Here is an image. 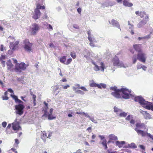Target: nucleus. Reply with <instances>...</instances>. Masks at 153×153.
<instances>
[{
    "label": "nucleus",
    "instance_id": "1",
    "mask_svg": "<svg viewBox=\"0 0 153 153\" xmlns=\"http://www.w3.org/2000/svg\"><path fill=\"white\" fill-rule=\"evenodd\" d=\"M134 101L138 102L143 107L147 109H151L153 111V103L146 101L141 97L137 96L134 97Z\"/></svg>",
    "mask_w": 153,
    "mask_h": 153
},
{
    "label": "nucleus",
    "instance_id": "2",
    "mask_svg": "<svg viewBox=\"0 0 153 153\" xmlns=\"http://www.w3.org/2000/svg\"><path fill=\"white\" fill-rule=\"evenodd\" d=\"M28 66L24 62H21L19 64H16L15 66L14 70L16 72H21L22 71H24L26 69V67Z\"/></svg>",
    "mask_w": 153,
    "mask_h": 153
},
{
    "label": "nucleus",
    "instance_id": "3",
    "mask_svg": "<svg viewBox=\"0 0 153 153\" xmlns=\"http://www.w3.org/2000/svg\"><path fill=\"white\" fill-rule=\"evenodd\" d=\"M110 89L114 91L111 94L112 96L117 98H121V95L120 94V93L121 92V89H118L117 87L114 86L110 87Z\"/></svg>",
    "mask_w": 153,
    "mask_h": 153
},
{
    "label": "nucleus",
    "instance_id": "4",
    "mask_svg": "<svg viewBox=\"0 0 153 153\" xmlns=\"http://www.w3.org/2000/svg\"><path fill=\"white\" fill-rule=\"evenodd\" d=\"M24 45V48L25 50L27 52L32 51L33 43H30L28 39H25L23 41Z\"/></svg>",
    "mask_w": 153,
    "mask_h": 153
},
{
    "label": "nucleus",
    "instance_id": "5",
    "mask_svg": "<svg viewBox=\"0 0 153 153\" xmlns=\"http://www.w3.org/2000/svg\"><path fill=\"white\" fill-rule=\"evenodd\" d=\"M121 92L122 93V97L125 99H128L130 96L131 95L130 93L131 90H128L126 88H121Z\"/></svg>",
    "mask_w": 153,
    "mask_h": 153
},
{
    "label": "nucleus",
    "instance_id": "6",
    "mask_svg": "<svg viewBox=\"0 0 153 153\" xmlns=\"http://www.w3.org/2000/svg\"><path fill=\"white\" fill-rule=\"evenodd\" d=\"M112 61L114 66H118L121 67H124V64L123 62H120L119 58L116 56H115L113 58Z\"/></svg>",
    "mask_w": 153,
    "mask_h": 153
},
{
    "label": "nucleus",
    "instance_id": "7",
    "mask_svg": "<svg viewBox=\"0 0 153 153\" xmlns=\"http://www.w3.org/2000/svg\"><path fill=\"white\" fill-rule=\"evenodd\" d=\"M15 109L16 111V113L21 115L23 114L24 111L23 109L25 108V106L22 104H19L15 106Z\"/></svg>",
    "mask_w": 153,
    "mask_h": 153
},
{
    "label": "nucleus",
    "instance_id": "8",
    "mask_svg": "<svg viewBox=\"0 0 153 153\" xmlns=\"http://www.w3.org/2000/svg\"><path fill=\"white\" fill-rule=\"evenodd\" d=\"M137 59L140 62L145 63L146 60V54L143 51L138 53L137 54Z\"/></svg>",
    "mask_w": 153,
    "mask_h": 153
},
{
    "label": "nucleus",
    "instance_id": "9",
    "mask_svg": "<svg viewBox=\"0 0 153 153\" xmlns=\"http://www.w3.org/2000/svg\"><path fill=\"white\" fill-rule=\"evenodd\" d=\"M30 29L31 30V35H35L39 29V27L38 25L36 23H34L32 25Z\"/></svg>",
    "mask_w": 153,
    "mask_h": 153
},
{
    "label": "nucleus",
    "instance_id": "10",
    "mask_svg": "<svg viewBox=\"0 0 153 153\" xmlns=\"http://www.w3.org/2000/svg\"><path fill=\"white\" fill-rule=\"evenodd\" d=\"M135 14L136 15H139L141 18L144 19H149L148 15L144 11L140 12L139 11H137L135 12Z\"/></svg>",
    "mask_w": 153,
    "mask_h": 153
},
{
    "label": "nucleus",
    "instance_id": "11",
    "mask_svg": "<svg viewBox=\"0 0 153 153\" xmlns=\"http://www.w3.org/2000/svg\"><path fill=\"white\" fill-rule=\"evenodd\" d=\"M19 43V41H17L14 43L12 42H10L9 47L12 50H15L17 48V46Z\"/></svg>",
    "mask_w": 153,
    "mask_h": 153
},
{
    "label": "nucleus",
    "instance_id": "12",
    "mask_svg": "<svg viewBox=\"0 0 153 153\" xmlns=\"http://www.w3.org/2000/svg\"><path fill=\"white\" fill-rule=\"evenodd\" d=\"M44 116L45 117H48V119L49 120H52L56 118V117L53 116L52 115V114H49V113L47 112L46 110H45L44 113L42 116V117Z\"/></svg>",
    "mask_w": 153,
    "mask_h": 153
},
{
    "label": "nucleus",
    "instance_id": "13",
    "mask_svg": "<svg viewBox=\"0 0 153 153\" xmlns=\"http://www.w3.org/2000/svg\"><path fill=\"white\" fill-rule=\"evenodd\" d=\"M12 128L14 131L21 130L22 128L19 126V124L17 122H15L13 123L12 124Z\"/></svg>",
    "mask_w": 153,
    "mask_h": 153
},
{
    "label": "nucleus",
    "instance_id": "14",
    "mask_svg": "<svg viewBox=\"0 0 153 153\" xmlns=\"http://www.w3.org/2000/svg\"><path fill=\"white\" fill-rule=\"evenodd\" d=\"M76 114H80L84 115L86 117L89 118L90 120L94 122L95 123H96L97 122H96V120H94V118L93 117H91L87 113H85L84 112H76Z\"/></svg>",
    "mask_w": 153,
    "mask_h": 153
},
{
    "label": "nucleus",
    "instance_id": "15",
    "mask_svg": "<svg viewBox=\"0 0 153 153\" xmlns=\"http://www.w3.org/2000/svg\"><path fill=\"white\" fill-rule=\"evenodd\" d=\"M133 47L134 50L138 53L142 51L141 44H135L133 45Z\"/></svg>",
    "mask_w": 153,
    "mask_h": 153
},
{
    "label": "nucleus",
    "instance_id": "16",
    "mask_svg": "<svg viewBox=\"0 0 153 153\" xmlns=\"http://www.w3.org/2000/svg\"><path fill=\"white\" fill-rule=\"evenodd\" d=\"M34 13L32 17L35 19H38L40 16L41 13L40 10H34Z\"/></svg>",
    "mask_w": 153,
    "mask_h": 153
},
{
    "label": "nucleus",
    "instance_id": "17",
    "mask_svg": "<svg viewBox=\"0 0 153 153\" xmlns=\"http://www.w3.org/2000/svg\"><path fill=\"white\" fill-rule=\"evenodd\" d=\"M135 126L136 128L138 129H146L145 125L144 123H142L141 122L137 123L136 124Z\"/></svg>",
    "mask_w": 153,
    "mask_h": 153
},
{
    "label": "nucleus",
    "instance_id": "18",
    "mask_svg": "<svg viewBox=\"0 0 153 153\" xmlns=\"http://www.w3.org/2000/svg\"><path fill=\"white\" fill-rule=\"evenodd\" d=\"M88 39L90 42L89 45L90 46L93 48L95 47L96 46L94 44L97 43V41L95 39L93 38H91L89 37Z\"/></svg>",
    "mask_w": 153,
    "mask_h": 153
},
{
    "label": "nucleus",
    "instance_id": "19",
    "mask_svg": "<svg viewBox=\"0 0 153 153\" xmlns=\"http://www.w3.org/2000/svg\"><path fill=\"white\" fill-rule=\"evenodd\" d=\"M50 136L49 134L47 136V133L45 131H42L41 135V138L45 141L46 140L45 139L47 137L50 138L49 137Z\"/></svg>",
    "mask_w": 153,
    "mask_h": 153
},
{
    "label": "nucleus",
    "instance_id": "20",
    "mask_svg": "<svg viewBox=\"0 0 153 153\" xmlns=\"http://www.w3.org/2000/svg\"><path fill=\"white\" fill-rule=\"evenodd\" d=\"M130 0H123V4L126 7H131L133 6V4L129 2Z\"/></svg>",
    "mask_w": 153,
    "mask_h": 153
},
{
    "label": "nucleus",
    "instance_id": "21",
    "mask_svg": "<svg viewBox=\"0 0 153 153\" xmlns=\"http://www.w3.org/2000/svg\"><path fill=\"white\" fill-rule=\"evenodd\" d=\"M134 130L136 131L138 134L141 135L142 137H144L146 135V133L143 131L137 129V128H135Z\"/></svg>",
    "mask_w": 153,
    "mask_h": 153
},
{
    "label": "nucleus",
    "instance_id": "22",
    "mask_svg": "<svg viewBox=\"0 0 153 153\" xmlns=\"http://www.w3.org/2000/svg\"><path fill=\"white\" fill-rule=\"evenodd\" d=\"M115 144L117 146L120 148L122 147L125 144V142L124 141H117L115 142Z\"/></svg>",
    "mask_w": 153,
    "mask_h": 153
},
{
    "label": "nucleus",
    "instance_id": "23",
    "mask_svg": "<svg viewBox=\"0 0 153 153\" xmlns=\"http://www.w3.org/2000/svg\"><path fill=\"white\" fill-rule=\"evenodd\" d=\"M82 54L84 57L87 58L90 55V52L86 49L84 50Z\"/></svg>",
    "mask_w": 153,
    "mask_h": 153
},
{
    "label": "nucleus",
    "instance_id": "24",
    "mask_svg": "<svg viewBox=\"0 0 153 153\" xmlns=\"http://www.w3.org/2000/svg\"><path fill=\"white\" fill-rule=\"evenodd\" d=\"M141 113L144 115V118L146 119H149L150 118V114L147 111H142Z\"/></svg>",
    "mask_w": 153,
    "mask_h": 153
},
{
    "label": "nucleus",
    "instance_id": "25",
    "mask_svg": "<svg viewBox=\"0 0 153 153\" xmlns=\"http://www.w3.org/2000/svg\"><path fill=\"white\" fill-rule=\"evenodd\" d=\"M137 69L138 70L142 68L144 71H146L147 68V67L146 66L143 65L140 63H138L137 64Z\"/></svg>",
    "mask_w": 153,
    "mask_h": 153
},
{
    "label": "nucleus",
    "instance_id": "26",
    "mask_svg": "<svg viewBox=\"0 0 153 153\" xmlns=\"http://www.w3.org/2000/svg\"><path fill=\"white\" fill-rule=\"evenodd\" d=\"M111 23L112 25L115 27H119L120 26L119 22L114 19H113L111 21Z\"/></svg>",
    "mask_w": 153,
    "mask_h": 153
},
{
    "label": "nucleus",
    "instance_id": "27",
    "mask_svg": "<svg viewBox=\"0 0 153 153\" xmlns=\"http://www.w3.org/2000/svg\"><path fill=\"white\" fill-rule=\"evenodd\" d=\"M36 7L35 9V10H39L42 9H44L45 8V7L44 6H41L39 4H36Z\"/></svg>",
    "mask_w": 153,
    "mask_h": 153
},
{
    "label": "nucleus",
    "instance_id": "28",
    "mask_svg": "<svg viewBox=\"0 0 153 153\" xmlns=\"http://www.w3.org/2000/svg\"><path fill=\"white\" fill-rule=\"evenodd\" d=\"M108 137L110 140H117L118 139L117 137L114 134H110Z\"/></svg>",
    "mask_w": 153,
    "mask_h": 153
},
{
    "label": "nucleus",
    "instance_id": "29",
    "mask_svg": "<svg viewBox=\"0 0 153 153\" xmlns=\"http://www.w3.org/2000/svg\"><path fill=\"white\" fill-rule=\"evenodd\" d=\"M66 56H63L59 59V61L61 63L65 65L66 61Z\"/></svg>",
    "mask_w": 153,
    "mask_h": 153
},
{
    "label": "nucleus",
    "instance_id": "30",
    "mask_svg": "<svg viewBox=\"0 0 153 153\" xmlns=\"http://www.w3.org/2000/svg\"><path fill=\"white\" fill-rule=\"evenodd\" d=\"M103 145V147H104L105 149H107L108 147L107 145V142L106 140L105 139H104L101 143Z\"/></svg>",
    "mask_w": 153,
    "mask_h": 153
},
{
    "label": "nucleus",
    "instance_id": "31",
    "mask_svg": "<svg viewBox=\"0 0 153 153\" xmlns=\"http://www.w3.org/2000/svg\"><path fill=\"white\" fill-rule=\"evenodd\" d=\"M97 84L95 83L94 81L92 80L90 81V82L89 84V86L91 87H97L98 86Z\"/></svg>",
    "mask_w": 153,
    "mask_h": 153
},
{
    "label": "nucleus",
    "instance_id": "32",
    "mask_svg": "<svg viewBox=\"0 0 153 153\" xmlns=\"http://www.w3.org/2000/svg\"><path fill=\"white\" fill-rule=\"evenodd\" d=\"M7 66L9 67L8 69H9L13 67V66L10 61H8L7 62Z\"/></svg>",
    "mask_w": 153,
    "mask_h": 153
},
{
    "label": "nucleus",
    "instance_id": "33",
    "mask_svg": "<svg viewBox=\"0 0 153 153\" xmlns=\"http://www.w3.org/2000/svg\"><path fill=\"white\" fill-rule=\"evenodd\" d=\"M106 87V85L104 84L100 83V84H98L97 87L99 88H105Z\"/></svg>",
    "mask_w": 153,
    "mask_h": 153
},
{
    "label": "nucleus",
    "instance_id": "34",
    "mask_svg": "<svg viewBox=\"0 0 153 153\" xmlns=\"http://www.w3.org/2000/svg\"><path fill=\"white\" fill-rule=\"evenodd\" d=\"M146 23V22L144 20H142L138 24V27H141L142 26L145 25Z\"/></svg>",
    "mask_w": 153,
    "mask_h": 153
},
{
    "label": "nucleus",
    "instance_id": "35",
    "mask_svg": "<svg viewBox=\"0 0 153 153\" xmlns=\"http://www.w3.org/2000/svg\"><path fill=\"white\" fill-rule=\"evenodd\" d=\"M70 55L73 59H75L76 56V53L74 51L71 52Z\"/></svg>",
    "mask_w": 153,
    "mask_h": 153
},
{
    "label": "nucleus",
    "instance_id": "36",
    "mask_svg": "<svg viewBox=\"0 0 153 153\" xmlns=\"http://www.w3.org/2000/svg\"><path fill=\"white\" fill-rule=\"evenodd\" d=\"M93 64L95 65V67L94 68V69L95 71H98L100 70L99 67L94 62Z\"/></svg>",
    "mask_w": 153,
    "mask_h": 153
},
{
    "label": "nucleus",
    "instance_id": "37",
    "mask_svg": "<svg viewBox=\"0 0 153 153\" xmlns=\"http://www.w3.org/2000/svg\"><path fill=\"white\" fill-rule=\"evenodd\" d=\"M19 143V141L18 139H15V144H14V146L16 148H18V144Z\"/></svg>",
    "mask_w": 153,
    "mask_h": 153
},
{
    "label": "nucleus",
    "instance_id": "38",
    "mask_svg": "<svg viewBox=\"0 0 153 153\" xmlns=\"http://www.w3.org/2000/svg\"><path fill=\"white\" fill-rule=\"evenodd\" d=\"M137 59V57L135 55H134L132 57V60L133 61V63L134 64L136 62Z\"/></svg>",
    "mask_w": 153,
    "mask_h": 153
},
{
    "label": "nucleus",
    "instance_id": "39",
    "mask_svg": "<svg viewBox=\"0 0 153 153\" xmlns=\"http://www.w3.org/2000/svg\"><path fill=\"white\" fill-rule=\"evenodd\" d=\"M100 65H101V66H100L101 70L102 71H104V69L105 68V65H104L103 63L102 62H101Z\"/></svg>",
    "mask_w": 153,
    "mask_h": 153
},
{
    "label": "nucleus",
    "instance_id": "40",
    "mask_svg": "<svg viewBox=\"0 0 153 153\" xmlns=\"http://www.w3.org/2000/svg\"><path fill=\"white\" fill-rule=\"evenodd\" d=\"M72 61V59L71 58H69L67 60V61L65 63V65H68L71 63Z\"/></svg>",
    "mask_w": 153,
    "mask_h": 153
},
{
    "label": "nucleus",
    "instance_id": "41",
    "mask_svg": "<svg viewBox=\"0 0 153 153\" xmlns=\"http://www.w3.org/2000/svg\"><path fill=\"white\" fill-rule=\"evenodd\" d=\"M129 29L131 30V33L132 35L134 34V33L133 30V26L131 25V26L129 27Z\"/></svg>",
    "mask_w": 153,
    "mask_h": 153
},
{
    "label": "nucleus",
    "instance_id": "42",
    "mask_svg": "<svg viewBox=\"0 0 153 153\" xmlns=\"http://www.w3.org/2000/svg\"><path fill=\"white\" fill-rule=\"evenodd\" d=\"M129 146L130 148H135L137 147L136 145L134 143H131L130 145H129Z\"/></svg>",
    "mask_w": 153,
    "mask_h": 153
},
{
    "label": "nucleus",
    "instance_id": "43",
    "mask_svg": "<svg viewBox=\"0 0 153 153\" xmlns=\"http://www.w3.org/2000/svg\"><path fill=\"white\" fill-rule=\"evenodd\" d=\"M91 30H89L88 31V38L90 37L91 38H92V36H91Z\"/></svg>",
    "mask_w": 153,
    "mask_h": 153
},
{
    "label": "nucleus",
    "instance_id": "44",
    "mask_svg": "<svg viewBox=\"0 0 153 153\" xmlns=\"http://www.w3.org/2000/svg\"><path fill=\"white\" fill-rule=\"evenodd\" d=\"M16 101L17 99V97L15 95H13L12 94L10 95Z\"/></svg>",
    "mask_w": 153,
    "mask_h": 153
},
{
    "label": "nucleus",
    "instance_id": "45",
    "mask_svg": "<svg viewBox=\"0 0 153 153\" xmlns=\"http://www.w3.org/2000/svg\"><path fill=\"white\" fill-rule=\"evenodd\" d=\"M127 114L124 112L121 113L120 114V117H125L127 116Z\"/></svg>",
    "mask_w": 153,
    "mask_h": 153
},
{
    "label": "nucleus",
    "instance_id": "46",
    "mask_svg": "<svg viewBox=\"0 0 153 153\" xmlns=\"http://www.w3.org/2000/svg\"><path fill=\"white\" fill-rule=\"evenodd\" d=\"M76 92L78 94H84V92H83L82 91L80 90H78L76 91Z\"/></svg>",
    "mask_w": 153,
    "mask_h": 153
},
{
    "label": "nucleus",
    "instance_id": "47",
    "mask_svg": "<svg viewBox=\"0 0 153 153\" xmlns=\"http://www.w3.org/2000/svg\"><path fill=\"white\" fill-rule=\"evenodd\" d=\"M79 88L85 91H88V90L84 87L82 86V87H79Z\"/></svg>",
    "mask_w": 153,
    "mask_h": 153
},
{
    "label": "nucleus",
    "instance_id": "48",
    "mask_svg": "<svg viewBox=\"0 0 153 153\" xmlns=\"http://www.w3.org/2000/svg\"><path fill=\"white\" fill-rule=\"evenodd\" d=\"M146 135L150 138L152 140H153V136L151 134L149 133H146Z\"/></svg>",
    "mask_w": 153,
    "mask_h": 153
},
{
    "label": "nucleus",
    "instance_id": "49",
    "mask_svg": "<svg viewBox=\"0 0 153 153\" xmlns=\"http://www.w3.org/2000/svg\"><path fill=\"white\" fill-rule=\"evenodd\" d=\"M7 124V123L6 122H3L2 123V126L4 128H5L6 127Z\"/></svg>",
    "mask_w": 153,
    "mask_h": 153
},
{
    "label": "nucleus",
    "instance_id": "50",
    "mask_svg": "<svg viewBox=\"0 0 153 153\" xmlns=\"http://www.w3.org/2000/svg\"><path fill=\"white\" fill-rule=\"evenodd\" d=\"M119 109H118L117 107H114V111L115 112H117L119 111Z\"/></svg>",
    "mask_w": 153,
    "mask_h": 153
},
{
    "label": "nucleus",
    "instance_id": "51",
    "mask_svg": "<svg viewBox=\"0 0 153 153\" xmlns=\"http://www.w3.org/2000/svg\"><path fill=\"white\" fill-rule=\"evenodd\" d=\"M9 98L7 96H4L2 97V99L3 100H7Z\"/></svg>",
    "mask_w": 153,
    "mask_h": 153
},
{
    "label": "nucleus",
    "instance_id": "52",
    "mask_svg": "<svg viewBox=\"0 0 153 153\" xmlns=\"http://www.w3.org/2000/svg\"><path fill=\"white\" fill-rule=\"evenodd\" d=\"M44 103L45 104V105L46 107L45 108V110H46V111H47V110L48 108V103H46L45 102H44Z\"/></svg>",
    "mask_w": 153,
    "mask_h": 153
},
{
    "label": "nucleus",
    "instance_id": "53",
    "mask_svg": "<svg viewBox=\"0 0 153 153\" xmlns=\"http://www.w3.org/2000/svg\"><path fill=\"white\" fill-rule=\"evenodd\" d=\"M77 12H78V13L79 14H80L81 13V11H82V9H81V8L80 7H79L77 9Z\"/></svg>",
    "mask_w": 153,
    "mask_h": 153
},
{
    "label": "nucleus",
    "instance_id": "54",
    "mask_svg": "<svg viewBox=\"0 0 153 153\" xmlns=\"http://www.w3.org/2000/svg\"><path fill=\"white\" fill-rule=\"evenodd\" d=\"M73 27L75 28H76V29H79V26L78 25H76V24L74 25Z\"/></svg>",
    "mask_w": 153,
    "mask_h": 153
},
{
    "label": "nucleus",
    "instance_id": "55",
    "mask_svg": "<svg viewBox=\"0 0 153 153\" xmlns=\"http://www.w3.org/2000/svg\"><path fill=\"white\" fill-rule=\"evenodd\" d=\"M15 102H18L20 103H23V102L22 101L20 100L19 99H18Z\"/></svg>",
    "mask_w": 153,
    "mask_h": 153
},
{
    "label": "nucleus",
    "instance_id": "56",
    "mask_svg": "<svg viewBox=\"0 0 153 153\" xmlns=\"http://www.w3.org/2000/svg\"><path fill=\"white\" fill-rule=\"evenodd\" d=\"M11 150L14 152L15 153H18L17 152L16 150V149L14 148H11Z\"/></svg>",
    "mask_w": 153,
    "mask_h": 153
},
{
    "label": "nucleus",
    "instance_id": "57",
    "mask_svg": "<svg viewBox=\"0 0 153 153\" xmlns=\"http://www.w3.org/2000/svg\"><path fill=\"white\" fill-rule=\"evenodd\" d=\"M139 146L140 148L142 149L145 150V147L143 145H140Z\"/></svg>",
    "mask_w": 153,
    "mask_h": 153
},
{
    "label": "nucleus",
    "instance_id": "58",
    "mask_svg": "<svg viewBox=\"0 0 153 153\" xmlns=\"http://www.w3.org/2000/svg\"><path fill=\"white\" fill-rule=\"evenodd\" d=\"M92 129L91 127H88L87 129V130H88L89 131V132H91V130Z\"/></svg>",
    "mask_w": 153,
    "mask_h": 153
},
{
    "label": "nucleus",
    "instance_id": "59",
    "mask_svg": "<svg viewBox=\"0 0 153 153\" xmlns=\"http://www.w3.org/2000/svg\"><path fill=\"white\" fill-rule=\"evenodd\" d=\"M4 47L3 45H1L0 50L1 51H4Z\"/></svg>",
    "mask_w": 153,
    "mask_h": 153
},
{
    "label": "nucleus",
    "instance_id": "60",
    "mask_svg": "<svg viewBox=\"0 0 153 153\" xmlns=\"http://www.w3.org/2000/svg\"><path fill=\"white\" fill-rule=\"evenodd\" d=\"M9 38L10 39H11L13 41H15V38H14V37L10 36L9 37Z\"/></svg>",
    "mask_w": 153,
    "mask_h": 153
},
{
    "label": "nucleus",
    "instance_id": "61",
    "mask_svg": "<svg viewBox=\"0 0 153 153\" xmlns=\"http://www.w3.org/2000/svg\"><path fill=\"white\" fill-rule=\"evenodd\" d=\"M69 87H70V86L68 85H66L64 86L63 87V88L64 89H67Z\"/></svg>",
    "mask_w": 153,
    "mask_h": 153
},
{
    "label": "nucleus",
    "instance_id": "62",
    "mask_svg": "<svg viewBox=\"0 0 153 153\" xmlns=\"http://www.w3.org/2000/svg\"><path fill=\"white\" fill-rule=\"evenodd\" d=\"M48 29H51V30H53L52 27L51 26V25H50V24H49L48 25Z\"/></svg>",
    "mask_w": 153,
    "mask_h": 153
},
{
    "label": "nucleus",
    "instance_id": "63",
    "mask_svg": "<svg viewBox=\"0 0 153 153\" xmlns=\"http://www.w3.org/2000/svg\"><path fill=\"white\" fill-rule=\"evenodd\" d=\"M130 123L131 124H134L135 123V120H134L131 119L130 121Z\"/></svg>",
    "mask_w": 153,
    "mask_h": 153
},
{
    "label": "nucleus",
    "instance_id": "64",
    "mask_svg": "<svg viewBox=\"0 0 153 153\" xmlns=\"http://www.w3.org/2000/svg\"><path fill=\"white\" fill-rule=\"evenodd\" d=\"M107 152H108V153H117V152L113 151V152H111L109 150H108Z\"/></svg>",
    "mask_w": 153,
    "mask_h": 153
}]
</instances>
